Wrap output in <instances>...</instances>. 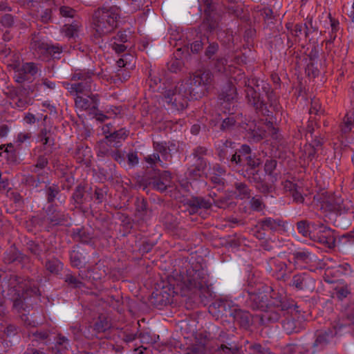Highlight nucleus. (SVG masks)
Returning a JSON list of instances; mask_svg holds the SVG:
<instances>
[{"label":"nucleus","mask_w":354,"mask_h":354,"mask_svg":"<svg viewBox=\"0 0 354 354\" xmlns=\"http://www.w3.org/2000/svg\"><path fill=\"white\" fill-rule=\"evenodd\" d=\"M331 333H332V331L330 330H329L328 332H326L324 334L318 335L316 340L315 341V342L313 344V346L315 347V346H317L319 344H327L328 340H327L326 337L328 336Z\"/></svg>","instance_id":"44"},{"label":"nucleus","mask_w":354,"mask_h":354,"mask_svg":"<svg viewBox=\"0 0 354 354\" xmlns=\"http://www.w3.org/2000/svg\"><path fill=\"white\" fill-rule=\"evenodd\" d=\"M263 124L265 125L266 129L264 130L263 135H259L258 140H261L263 138V137H266V133H268L270 136L276 138L278 133V128L275 127L273 124V122L270 120H268V119H266Z\"/></svg>","instance_id":"23"},{"label":"nucleus","mask_w":354,"mask_h":354,"mask_svg":"<svg viewBox=\"0 0 354 354\" xmlns=\"http://www.w3.org/2000/svg\"><path fill=\"white\" fill-rule=\"evenodd\" d=\"M234 322H236L240 326L248 328L252 322L251 316L248 312L243 311L238 308L236 309V313L234 315Z\"/></svg>","instance_id":"15"},{"label":"nucleus","mask_w":354,"mask_h":354,"mask_svg":"<svg viewBox=\"0 0 354 354\" xmlns=\"http://www.w3.org/2000/svg\"><path fill=\"white\" fill-rule=\"evenodd\" d=\"M309 62L305 68L308 77L315 78L323 71V59L319 58V53L315 48H313L308 55Z\"/></svg>","instance_id":"10"},{"label":"nucleus","mask_w":354,"mask_h":354,"mask_svg":"<svg viewBox=\"0 0 354 354\" xmlns=\"http://www.w3.org/2000/svg\"><path fill=\"white\" fill-rule=\"evenodd\" d=\"M164 96L166 102L178 111L185 109L191 100L183 82L178 83L173 89L166 91Z\"/></svg>","instance_id":"6"},{"label":"nucleus","mask_w":354,"mask_h":354,"mask_svg":"<svg viewBox=\"0 0 354 354\" xmlns=\"http://www.w3.org/2000/svg\"><path fill=\"white\" fill-rule=\"evenodd\" d=\"M235 123V120L233 118H227L223 121L221 128L225 129L233 126Z\"/></svg>","instance_id":"62"},{"label":"nucleus","mask_w":354,"mask_h":354,"mask_svg":"<svg viewBox=\"0 0 354 354\" xmlns=\"http://www.w3.org/2000/svg\"><path fill=\"white\" fill-rule=\"evenodd\" d=\"M37 290L33 288H27L21 295H18V297L14 301L13 306L19 313H22L21 318L24 322L27 320L25 313H29L32 308V304L30 303L28 295L31 297L32 295H35Z\"/></svg>","instance_id":"9"},{"label":"nucleus","mask_w":354,"mask_h":354,"mask_svg":"<svg viewBox=\"0 0 354 354\" xmlns=\"http://www.w3.org/2000/svg\"><path fill=\"white\" fill-rule=\"evenodd\" d=\"M1 24L6 27H11L14 24L13 17L8 14L4 15L1 19Z\"/></svg>","instance_id":"49"},{"label":"nucleus","mask_w":354,"mask_h":354,"mask_svg":"<svg viewBox=\"0 0 354 354\" xmlns=\"http://www.w3.org/2000/svg\"><path fill=\"white\" fill-rule=\"evenodd\" d=\"M212 81L213 75L209 71H198L183 84L191 100H197L206 95Z\"/></svg>","instance_id":"3"},{"label":"nucleus","mask_w":354,"mask_h":354,"mask_svg":"<svg viewBox=\"0 0 354 354\" xmlns=\"http://www.w3.org/2000/svg\"><path fill=\"white\" fill-rule=\"evenodd\" d=\"M261 223L263 227L266 226L272 230H276L277 227L280 226L279 223H277V222L274 220L270 218L262 221Z\"/></svg>","instance_id":"46"},{"label":"nucleus","mask_w":354,"mask_h":354,"mask_svg":"<svg viewBox=\"0 0 354 354\" xmlns=\"http://www.w3.org/2000/svg\"><path fill=\"white\" fill-rule=\"evenodd\" d=\"M171 180V173L169 171H160L155 167H147L140 184L144 188L151 187L160 192L167 190Z\"/></svg>","instance_id":"4"},{"label":"nucleus","mask_w":354,"mask_h":354,"mask_svg":"<svg viewBox=\"0 0 354 354\" xmlns=\"http://www.w3.org/2000/svg\"><path fill=\"white\" fill-rule=\"evenodd\" d=\"M258 189L264 194H268L272 192V187L271 185L265 183L263 181L257 185Z\"/></svg>","instance_id":"54"},{"label":"nucleus","mask_w":354,"mask_h":354,"mask_svg":"<svg viewBox=\"0 0 354 354\" xmlns=\"http://www.w3.org/2000/svg\"><path fill=\"white\" fill-rule=\"evenodd\" d=\"M59 192V189L57 185H53V186L48 187L46 189L48 203H52Z\"/></svg>","instance_id":"33"},{"label":"nucleus","mask_w":354,"mask_h":354,"mask_svg":"<svg viewBox=\"0 0 354 354\" xmlns=\"http://www.w3.org/2000/svg\"><path fill=\"white\" fill-rule=\"evenodd\" d=\"M281 297H273L272 296H268V308L271 307L278 308L280 303Z\"/></svg>","instance_id":"55"},{"label":"nucleus","mask_w":354,"mask_h":354,"mask_svg":"<svg viewBox=\"0 0 354 354\" xmlns=\"http://www.w3.org/2000/svg\"><path fill=\"white\" fill-rule=\"evenodd\" d=\"M205 351V344L199 343L193 344L187 348V354H204Z\"/></svg>","instance_id":"30"},{"label":"nucleus","mask_w":354,"mask_h":354,"mask_svg":"<svg viewBox=\"0 0 354 354\" xmlns=\"http://www.w3.org/2000/svg\"><path fill=\"white\" fill-rule=\"evenodd\" d=\"M91 80L90 77H86L79 83L71 84V93L75 92L76 94H84L92 100L93 104H95L97 102V96L91 94Z\"/></svg>","instance_id":"11"},{"label":"nucleus","mask_w":354,"mask_h":354,"mask_svg":"<svg viewBox=\"0 0 354 354\" xmlns=\"http://www.w3.org/2000/svg\"><path fill=\"white\" fill-rule=\"evenodd\" d=\"M60 14L64 17H73L75 10L67 6H62L59 8Z\"/></svg>","instance_id":"51"},{"label":"nucleus","mask_w":354,"mask_h":354,"mask_svg":"<svg viewBox=\"0 0 354 354\" xmlns=\"http://www.w3.org/2000/svg\"><path fill=\"white\" fill-rule=\"evenodd\" d=\"M49 219L50 223H53L54 225H57L65 220V216L64 214H61L59 216L55 215L50 217Z\"/></svg>","instance_id":"63"},{"label":"nucleus","mask_w":354,"mask_h":354,"mask_svg":"<svg viewBox=\"0 0 354 354\" xmlns=\"http://www.w3.org/2000/svg\"><path fill=\"white\" fill-rule=\"evenodd\" d=\"M174 293L178 294L172 285H164L160 289H156L152 292L150 302L155 307L161 308L171 302V297Z\"/></svg>","instance_id":"8"},{"label":"nucleus","mask_w":354,"mask_h":354,"mask_svg":"<svg viewBox=\"0 0 354 354\" xmlns=\"http://www.w3.org/2000/svg\"><path fill=\"white\" fill-rule=\"evenodd\" d=\"M219 16L217 13L205 15L203 26L209 32L214 30L218 26Z\"/></svg>","instance_id":"18"},{"label":"nucleus","mask_w":354,"mask_h":354,"mask_svg":"<svg viewBox=\"0 0 354 354\" xmlns=\"http://www.w3.org/2000/svg\"><path fill=\"white\" fill-rule=\"evenodd\" d=\"M277 165V162L276 160L270 159L267 160L265 165H264V170L265 172L268 174L270 176L274 177V170L276 169Z\"/></svg>","instance_id":"34"},{"label":"nucleus","mask_w":354,"mask_h":354,"mask_svg":"<svg viewBox=\"0 0 354 354\" xmlns=\"http://www.w3.org/2000/svg\"><path fill=\"white\" fill-rule=\"evenodd\" d=\"M78 26L77 25L71 24L65 26L64 32L68 37H73L77 32Z\"/></svg>","instance_id":"48"},{"label":"nucleus","mask_w":354,"mask_h":354,"mask_svg":"<svg viewBox=\"0 0 354 354\" xmlns=\"http://www.w3.org/2000/svg\"><path fill=\"white\" fill-rule=\"evenodd\" d=\"M317 200L321 203V209L326 212H337L341 214L345 210L343 200L334 194L324 192L317 196Z\"/></svg>","instance_id":"7"},{"label":"nucleus","mask_w":354,"mask_h":354,"mask_svg":"<svg viewBox=\"0 0 354 354\" xmlns=\"http://www.w3.org/2000/svg\"><path fill=\"white\" fill-rule=\"evenodd\" d=\"M184 284L186 288L188 290L192 291L193 293L200 292L203 290H205L207 288L201 282L190 278H188L185 281Z\"/></svg>","instance_id":"20"},{"label":"nucleus","mask_w":354,"mask_h":354,"mask_svg":"<svg viewBox=\"0 0 354 354\" xmlns=\"http://www.w3.org/2000/svg\"><path fill=\"white\" fill-rule=\"evenodd\" d=\"M231 162H235L236 165H243V158H242V156L237 152L232 155Z\"/></svg>","instance_id":"57"},{"label":"nucleus","mask_w":354,"mask_h":354,"mask_svg":"<svg viewBox=\"0 0 354 354\" xmlns=\"http://www.w3.org/2000/svg\"><path fill=\"white\" fill-rule=\"evenodd\" d=\"M250 350L253 351V354H263L267 349L263 348L261 344H255L250 347Z\"/></svg>","instance_id":"56"},{"label":"nucleus","mask_w":354,"mask_h":354,"mask_svg":"<svg viewBox=\"0 0 354 354\" xmlns=\"http://www.w3.org/2000/svg\"><path fill=\"white\" fill-rule=\"evenodd\" d=\"M71 261L73 267H76L79 269L84 267V264L81 261L80 256L75 252H73L71 255Z\"/></svg>","instance_id":"42"},{"label":"nucleus","mask_w":354,"mask_h":354,"mask_svg":"<svg viewBox=\"0 0 354 354\" xmlns=\"http://www.w3.org/2000/svg\"><path fill=\"white\" fill-rule=\"evenodd\" d=\"M45 267L50 273L58 274L62 268V264L58 259H53L46 261Z\"/></svg>","instance_id":"25"},{"label":"nucleus","mask_w":354,"mask_h":354,"mask_svg":"<svg viewBox=\"0 0 354 354\" xmlns=\"http://www.w3.org/2000/svg\"><path fill=\"white\" fill-rule=\"evenodd\" d=\"M354 124V112L352 113H347L343 120V124L341 125V131L342 133H346L351 130V127Z\"/></svg>","instance_id":"27"},{"label":"nucleus","mask_w":354,"mask_h":354,"mask_svg":"<svg viewBox=\"0 0 354 354\" xmlns=\"http://www.w3.org/2000/svg\"><path fill=\"white\" fill-rule=\"evenodd\" d=\"M250 204L254 210L258 211L261 209L262 202L259 199L253 197L250 201Z\"/></svg>","instance_id":"60"},{"label":"nucleus","mask_w":354,"mask_h":354,"mask_svg":"<svg viewBox=\"0 0 354 354\" xmlns=\"http://www.w3.org/2000/svg\"><path fill=\"white\" fill-rule=\"evenodd\" d=\"M228 143L230 145L232 144L230 142L226 141L225 143L224 144L223 148H221L219 150L218 156L221 160H228L229 155H230V154H228V150H227V144Z\"/></svg>","instance_id":"50"},{"label":"nucleus","mask_w":354,"mask_h":354,"mask_svg":"<svg viewBox=\"0 0 354 354\" xmlns=\"http://www.w3.org/2000/svg\"><path fill=\"white\" fill-rule=\"evenodd\" d=\"M113 48L117 53H121L124 52L127 50V47L122 44H117L115 42L113 44Z\"/></svg>","instance_id":"64"},{"label":"nucleus","mask_w":354,"mask_h":354,"mask_svg":"<svg viewBox=\"0 0 354 354\" xmlns=\"http://www.w3.org/2000/svg\"><path fill=\"white\" fill-rule=\"evenodd\" d=\"M118 8H101L95 11L93 24L95 30V37H103L112 32L118 27Z\"/></svg>","instance_id":"2"},{"label":"nucleus","mask_w":354,"mask_h":354,"mask_svg":"<svg viewBox=\"0 0 354 354\" xmlns=\"http://www.w3.org/2000/svg\"><path fill=\"white\" fill-rule=\"evenodd\" d=\"M187 205L192 208V212H195L198 208L209 209L212 204L208 201L201 197H192L187 201Z\"/></svg>","instance_id":"17"},{"label":"nucleus","mask_w":354,"mask_h":354,"mask_svg":"<svg viewBox=\"0 0 354 354\" xmlns=\"http://www.w3.org/2000/svg\"><path fill=\"white\" fill-rule=\"evenodd\" d=\"M245 163L251 169H254L261 165V160L251 156H245Z\"/></svg>","instance_id":"41"},{"label":"nucleus","mask_w":354,"mask_h":354,"mask_svg":"<svg viewBox=\"0 0 354 354\" xmlns=\"http://www.w3.org/2000/svg\"><path fill=\"white\" fill-rule=\"evenodd\" d=\"M218 48V46L217 44H209V45L208 46L205 50V55L208 57V58H211V57L216 53Z\"/></svg>","instance_id":"53"},{"label":"nucleus","mask_w":354,"mask_h":354,"mask_svg":"<svg viewBox=\"0 0 354 354\" xmlns=\"http://www.w3.org/2000/svg\"><path fill=\"white\" fill-rule=\"evenodd\" d=\"M236 97V88L231 83L225 86L219 94V99L225 102H231Z\"/></svg>","instance_id":"19"},{"label":"nucleus","mask_w":354,"mask_h":354,"mask_svg":"<svg viewBox=\"0 0 354 354\" xmlns=\"http://www.w3.org/2000/svg\"><path fill=\"white\" fill-rule=\"evenodd\" d=\"M205 5V10H204V15H207L208 14H213L216 13V8L212 4V2L211 0H205L204 1Z\"/></svg>","instance_id":"47"},{"label":"nucleus","mask_w":354,"mask_h":354,"mask_svg":"<svg viewBox=\"0 0 354 354\" xmlns=\"http://www.w3.org/2000/svg\"><path fill=\"white\" fill-rule=\"evenodd\" d=\"M64 281L71 288H81L84 287V283L71 274L65 275Z\"/></svg>","instance_id":"26"},{"label":"nucleus","mask_w":354,"mask_h":354,"mask_svg":"<svg viewBox=\"0 0 354 354\" xmlns=\"http://www.w3.org/2000/svg\"><path fill=\"white\" fill-rule=\"evenodd\" d=\"M207 43H208V37L205 35L201 37L200 39L196 40L190 44L191 52L194 54L199 53Z\"/></svg>","instance_id":"24"},{"label":"nucleus","mask_w":354,"mask_h":354,"mask_svg":"<svg viewBox=\"0 0 354 354\" xmlns=\"http://www.w3.org/2000/svg\"><path fill=\"white\" fill-rule=\"evenodd\" d=\"M236 308L226 300L216 299L209 305L208 310L216 319L230 324L234 322Z\"/></svg>","instance_id":"5"},{"label":"nucleus","mask_w":354,"mask_h":354,"mask_svg":"<svg viewBox=\"0 0 354 354\" xmlns=\"http://www.w3.org/2000/svg\"><path fill=\"white\" fill-rule=\"evenodd\" d=\"M30 47L35 50H44L47 48V44L43 42L39 35L33 34L32 41L30 43Z\"/></svg>","instance_id":"28"},{"label":"nucleus","mask_w":354,"mask_h":354,"mask_svg":"<svg viewBox=\"0 0 354 354\" xmlns=\"http://www.w3.org/2000/svg\"><path fill=\"white\" fill-rule=\"evenodd\" d=\"M73 199L77 204H82L84 201V187L79 185L77 187L74 194Z\"/></svg>","instance_id":"36"},{"label":"nucleus","mask_w":354,"mask_h":354,"mask_svg":"<svg viewBox=\"0 0 354 354\" xmlns=\"http://www.w3.org/2000/svg\"><path fill=\"white\" fill-rule=\"evenodd\" d=\"M248 179L250 182L257 183L258 185H259L263 182V180L258 175V171L251 173V176H249Z\"/></svg>","instance_id":"61"},{"label":"nucleus","mask_w":354,"mask_h":354,"mask_svg":"<svg viewBox=\"0 0 354 354\" xmlns=\"http://www.w3.org/2000/svg\"><path fill=\"white\" fill-rule=\"evenodd\" d=\"M27 246L30 252L36 256H39L41 252L44 249L42 245L37 243L33 241H28L27 243Z\"/></svg>","instance_id":"31"},{"label":"nucleus","mask_w":354,"mask_h":354,"mask_svg":"<svg viewBox=\"0 0 354 354\" xmlns=\"http://www.w3.org/2000/svg\"><path fill=\"white\" fill-rule=\"evenodd\" d=\"M283 328L287 334H291L296 328L295 322L292 319H286L283 323Z\"/></svg>","instance_id":"37"},{"label":"nucleus","mask_w":354,"mask_h":354,"mask_svg":"<svg viewBox=\"0 0 354 354\" xmlns=\"http://www.w3.org/2000/svg\"><path fill=\"white\" fill-rule=\"evenodd\" d=\"M236 189L239 192L241 195L244 198H249L250 196V190L248 188L245 183H239L235 185Z\"/></svg>","instance_id":"40"},{"label":"nucleus","mask_w":354,"mask_h":354,"mask_svg":"<svg viewBox=\"0 0 354 354\" xmlns=\"http://www.w3.org/2000/svg\"><path fill=\"white\" fill-rule=\"evenodd\" d=\"M75 106L82 109H88L91 106L90 101L85 97L77 95L75 100Z\"/></svg>","instance_id":"35"},{"label":"nucleus","mask_w":354,"mask_h":354,"mask_svg":"<svg viewBox=\"0 0 354 354\" xmlns=\"http://www.w3.org/2000/svg\"><path fill=\"white\" fill-rule=\"evenodd\" d=\"M111 326V324L107 318L104 315H100L97 321L94 324V329L97 333H103L109 329Z\"/></svg>","instance_id":"21"},{"label":"nucleus","mask_w":354,"mask_h":354,"mask_svg":"<svg viewBox=\"0 0 354 354\" xmlns=\"http://www.w3.org/2000/svg\"><path fill=\"white\" fill-rule=\"evenodd\" d=\"M322 145V141L321 138H315L313 140L312 143L308 145H306V148L309 149L310 151H316L319 147H321Z\"/></svg>","instance_id":"52"},{"label":"nucleus","mask_w":354,"mask_h":354,"mask_svg":"<svg viewBox=\"0 0 354 354\" xmlns=\"http://www.w3.org/2000/svg\"><path fill=\"white\" fill-rule=\"evenodd\" d=\"M23 259V254L15 249L8 253L4 258L5 261L8 263H14L15 261L21 262Z\"/></svg>","instance_id":"29"},{"label":"nucleus","mask_w":354,"mask_h":354,"mask_svg":"<svg viewBox=\"0 0 354 354\" xmlns=\"http://www.w3.org/2000/svg\"><path fill=\"white\" fill-rule=\"evenodd\" d=\"M183 63L180 60L178 59H175L171 60L168 64V69L173 73H176L178 71H180L183 67Z\"/></svg>","instance_id":"38"},{"label":"nucleus","mask_w":354,"mask_h":354,"mask_svg":"<svg viewBox=\"0 0 354 354\" xmlns=\"http://www.w3.org/2000/svg\"><path fill=\"white\" fill-rule=\"evenodd\" d=\"M292 308L296 309L298 308V306L296 304H290L287 299H282L281 298L277 308H279L281 311H286L289 310Z\"/></svg>","instance_id":"43"},{"label":"nucleus","mask_w":354,"mask_h":354,"mask_svg":"<svg viewBox=\"0 0 354 354\" xmlns=\"http://www.w3.org/2000/svg\"><path fill=\"white\" fill-rule=\"evenodd\" d=\"M257 88L248 86L245 89L246 97L249 102L264 115L272 116L274 112L279 111V106L276 95L272 90L266 87L261 88L259 85Z\"/></svg>","instance_id":"1"},{"label":"nucleus","mask_w":354,"mask_h":354,"mask_svg":"<svg viewBox=\"0 0 354 354\" xmlns=\"http://www.w3.org/2000/svg\"><path fill=\"white\" fill-rule=\"evenodd\" d=\"M250 299L252 308L263 311L268 309V295L265 292L250 293Z\"/></svg>","instance_id":"12"},{"label":"nucleus","mask_w":354,"mask_h":354,"mask_svg":"<svg viewBox=\"0 0 354 354\" xmlns=\"http://www.w3.org/2000/svg\"><path fill=\"white\" fill-rule=\"evenodd\" d=\"M207 153V149L204 147H198L193 153L194 165L198 171H204L206 167V162L204 156Z\"/></svg>","instance_id":"14"},{"label":"nucleus","mask_w":354,"mask_h":354,"mask_svg":"<svg viewBox=\"0 0 354 354\" xmlns=\"http://www.w3.org/2000/svg\"><path fill=\"white\" fill-rule=\"evenodd\" d=\"M88 278L97 281L105 277L106 275V266L102 263H96L95 266L88 270Z\"/></svg>","instance_id":"16"},{"label":"nucleus","mask_w":354,"mask_h":354,"mask_svg":"<svg viewBox=\"0 0 354 354\" xmlns=\"http://www.w3.org/2000/svg\"><path fill=\"white\" fill-rule=\"evenodd\" d=\"M37 67L34 63H25L21 66L20 68L17 70V74L15 77L16 82L18 83H22L26 80H28V75L33 76L37 73Z\"/></svg>","instance_id":"13"},{"label":"nucleus","mask_w":354,"mask_h":354,"mask_svg":"<svg viewBox=\"0 0 354 354\" xmlns=\"http://www.w3.org/2000/svg\"><path fill=\"white\" fill-rule=\"evenodd\" d=\"M47 164L48 159L43 156H40L37 159L36 167L39 169H44L47 165Z\"/></svg>","instance_id":"59"},{"label":"nucleus","mask_w":354,"mask_h":354,"mask_svg":"<svg viewBox=\"0 0 354 354\" xmlns=\"http://www.w3.org/2000/svg\"><path fill=\"white\" fill-rule=\"evenodd\" d=\"M128 163L130 165L134 166L138 163V158L136 153H129L127 155Z\"/></svg>","instance_id":"58"},{"label":"nucleus","mask_w":354,"mask_h":354,"mask_svg":"<svg viewBox=\"0 0 354 354\" xmlns=\"http://www.w3.org/2000/svg\"><path fill=\"white\" fill-rule=\"evenodd\" d=\"M239 351L238 346L233 343L222 344L214 351V354H236Z\"/></svg>","instance_id":"22"},{"label":"nucleus","mask_w":354,"mask_h":354,"mask_svg":"<svg viewBox=\"0 0 354 354\" xmlns=\"http://www.w3.org/2000/svg\"><path fill=\"white\" fill-rule=\"evenodd\" d=\"M227 60L224 58H218L214 62V69L220 73H223L226 70Z\"/></svg>","instance_id":"32"},{"label":"nucleus","mask_w":354,"mask_h":354,"mask_svg":"<svg viewBox=\"0 0 354 354\" xmlns=\"http://www.w3.org/2000/svg\"><path fill=\"white\" fill-rule=\"evenodd\" d=\"M297 229L299 233L304 236H307L309 232V223L307 221H301L297 223Z\"/></svg>","instance_id":"39"},{"label":"nucleus","mask_w":354,"mask_h":354,"mask_svg":"<svg viewBox=\"0 0 354 354\" xmlns=\"http://www.w3.org/2000/svg\"><path fill=\"white\" fill-rule=\"evenodd\" d=\"M305 281L304 274H297L293 277V285L299 290L303 289V283Z\"/></svg>","instance_id":"45"}]
</instances>
